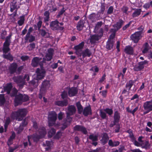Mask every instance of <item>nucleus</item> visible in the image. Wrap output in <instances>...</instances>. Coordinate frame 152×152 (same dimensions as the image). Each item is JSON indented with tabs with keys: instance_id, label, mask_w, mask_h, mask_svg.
<instances>
[{
	"instance_id": "nucleus-1",
	"label": "nucleus",
	"mask_w": 152,
	"mask_h": 152,
	"mask_svg": "<svg viewBox=\"0 0 152 152\" xmlns=\"http://www.w3.org/2000/svg\"><path fill=\"white\" fill-rule=\"evenodd\" d=\"M11 36L12 35L10 34L6 37L2 49L3 53H4L2 55L3 57L5 59L9 60L10 61H12L13 60L12 56L10 53H9L7 54L6 53L10 50L9 46L11 42L10 39Z\"/></svg>"
},
{
	"instance_id": "nucleus-2",
	"label": "nucleus",
	"mask_w": 152,
	"mask_h": 152,
	"mask_svg": "<svg viewBox=\"0 0 152 152\" xmlns=\"http://www.w3.org/2000/svg\"><path fill=\"white\" fill-rule=\"evenodd\" d=\"M27 112V110L26 109H19L17 111L12 112L10 117L13 119H15L19 121H21L26 115Z\"/></svg>"
},
{
	"instance_id": "nucleus-3",
	"label": "nucleus",
	"mask_w": 152,
	"mask_h": 152,
	"mask_svg": "<svg viewBox=\"0 0 152 152\" xmlns=\"http://www.w3.org/2000/svg\"><path fill=\"white\" fill-rule=\"evenodd\" d=\"M28 99V97L27 95L21 94L17 95L14 99L15 105V106H17L21 104L23 102L27 101Z\"/></svg>"
},
{
	"instance_id": "nucleus-4",
	"label": "nucleus",
	"mask_w": 152,
	"mask_h": 152,
	"mask_svg": "<svg viewBox=\"0 0 152 152\" xmlns=\"http://www.w3.org/2000/svg\"><path fill=\"white\" fill-rule=\"evenodd\" d=\"M103 35V29L101 28L100 29L99 32L98 34L91 35L89 39L91 44H94L96 41L101 39Z\"/></svg>"
},
{
	"instance_id": "nucleus-5",
	"label": "nucleus",
	"mask_w": 152,
	"mask_h": 152,
	"mask_svg": "<svg viewBox=\"0 0 152 152\" xmlns=\"http://www.w3.org/2000/svg\"><path fill=\"white\" fill-rule=\"evenodd\" d=\"M57 115L54 112H50L48 116V124L49 126H52L55 123L57 118Z\"/></svg>"
},
{
	"instance_id": "nucleus-6",
	"label": "nucleus",
	"mask_w": 152,
	"mask_h": 152,
	"mask_svg": "<svg viewBox=\"0 0 152 152\" xmlns=\"http://www.w3.org/2000/svg\"><path fill=\"white\" fill-rule=\"evenodd\" d=\"M41 58H39L37 57H34L32 60L31 65L34 67L37 66L39 64L40 67L42 66L43 63L44 62L45 60L43 58V60Z\"/></svg>"
},
{
	"instance_id": "nucleus-7",
	"label": "nucleus",
	"mask_w": 152,
	"mask_h": 152,
	"mask_svg": "<svg viewBox=\"0 0 152 152\" xmlns=\"http://www.w3.org/2000/svg\"><path fill=\"white\" fill-rule=\"evenodd\" d=\"M12 87V84L11 83L8 84L5 87H4V90L5 91L7 92L8 94H10L11 96H15L17 95L18 91L15 89H13L12 91V92L10 93V91L11 90Z\"/></svg>"
},
{
	"instance_id": "nucleus-8",
	"label": "nucleus",
	"mask_w": 152,
	"mask_h": 152,
	"mask_svg": "<svg viewBox=\"0 0 152 152\" xmlns=\"http://www.w3.org/2000/svg\"><path fill=\"white\" fill-rule=\"evenodd\" d=\"M134 145L137 146H141L142 148L148 149L150 148L151 145L148 141L143 142L142 143H139L136 140H135L134 143Z\"/></svg>"
},
{
	"instance_id": "nucleus-9",
	"label": "nucleus",
	"mask_w": 152,
	"mask_h": 152,
	"mask_svg": "<svg viewBox=\"0 0 152 152\" xmlns=\"http://www.w3.org/2000/svg\"><path fill=\"white\" fill-rule=\"evenodd\" d=\"M148 63V61L146 60L138 62L134 66V70L137 72L141 71L144 69V65L147 64Z\"/></svg>"
},
{
	"instance_id": "nucleus-10",
	"label": "nucleus",
	"mask_w": 152,
	"mask_h": 152,
	"mask_svg": "<svg viewBox=\"0 0 152 152\" xmlns=\"http://www.w3.org/2000/svg\"><path fill=\"white\" fill-rule=\"evenodd\" d=\"M37 77V80H41L43 79L45 75V71L43 69V66L41 68H38L36 71Z\"/></svg>"
},
{
	"instance_id": "nucleus-11",
	"label": "nucleus",
	"mask_w": 152,
	"mask_h": 152,
	"mask_svg": "<svg viewBox=\"0 0 152 152\" xmlns=\"http://www.w3.org/2000/svg\"><path fill=\"white\" fill-rule=\"evenodd\" d=\"M142 32L141 31L135 32L132 34L131 37L134 43H137L142 37L141 34Z\"/></svg>"
},
{
	"instance_id": "nucleus-12",
	"label": "nucleus",
	"mask_w": 152,
	"mask_h": 152,
	"mask_svg": "<svg viewBox=\"0 0 152 152\" xmlns=\"http://www.w3.org/2000/svg\"><path fill=\"white\" fill-rule=\"evenodd\" d=\"M84 45V43L82 42L78 45L75 46L74 48L75 50V53L79 57H80L82 55V49Z\"/></svg>"
},
{
	"instance_id": "nucleus-13",
	"label": "nucleus",
	"mask_w": 152,
	"mask_h": 152,
	"mask_svg": "<svg viewBox=\"0 0 152 152\" xmlns=\"http://www.w3.org/2000/svg\"><path fill=\"white\" fill-rule=\"evenodd\" d=\"M50 81L47 80H45L42 83L40 90L45 92L50 86Z\"/></svg>"
},
{
	"instance_id": "nucleus-14",
	"label": "nucleus",
	"mask_w": 152,
	"mask_h": 152,
	"mask_svg": "<svg viewBox=\"0 0 152 152\" xmlns=\"http://www.w3.org/2000/svg\"><path fill=\"white\" fill-rule=\"evenodd\" d=\"M76 108L75 106L70 105L67 107V110L66 111V113L70 115H73L75 113Z\"/></svg>"
},
{
	"instance_id": "nucleus-15",
	"label": "nucleus",
	"mask_w": 152,
	"mask_h": 152,
	"mask_svg": "<svg viewBox=\"0 0 152 152\" xmlns=\"http://www.w3.org/2000/svg\"><path fill=\"white\" fill-rule=\"evenodd\" d=\"M59 22L57 20L52 21L50 24V27L53 30H58L59 26Z\"/></svg>"
},
{
	"instance_id": "nucleus-16",
	"label": "nucleus",
	"mask_w": 152,
	"mask_h": 152,
	"mask_svg": "<svg viewBox=\"0 0 152 152\" xmlns=\"http://www.w3.org/2000/svg\"><path fill=\"white\" fill-rule=\"evenodd\" d=\"M82 113L83 115L86 116H88V115H91L92 110L90 106L89 105L84 107Z\"/></svg>"
},
{
	"instance_id": "nucleus-17",
	"label": "nucleus",
	"mask_w": 152,
	"mask_h": 152,
	"mask_svg": "<svg viewBox=\"0 0 152 152\" xmlns=\"http://www.w3.org/2000/svg\"><path fill=\"white\" fill-rule=\"evenodd\" d=\"M102 139L100 140L101 143L103 145L106 144L109 139V137L107 134L105 132H104L101 135Z\"/></svg>"
},
{
	"instance_id": "nucleus-18",
	"label": "nucleus",
	"mask_w": 152,
	"mask_h": 152,
	"mask_svg": "<svg viewBox=\"0 0 152 152\" xmlns=\"http://www.w3.org/2000/svg\"><path fill=\"white\" fill-rule=\"evenodd\" d=\"M73 129L74 130L81 132L85 134H86L88 132L86 128L82 126L77 125L74 127Z\"/></svg>"
},
{
	"instance_id": "nucleus-19",
	"label": "nucleus",
	"mask_w": 152,
	"mask_h": 152,
	"mask_svg": "<svg viewBox=\"0 0 152 152\" xmlns=\"http://www.w3.org/2000/svg\"><path fill=\"white\" fill-rule=\"evenodd\" d=\"M39 31L40 34L42 37L45 38H48L50 37V34L48 30H45V29H42L39 30Z\"/></svg>"
},
{
	"instance_id": "nucleus-20",
	"label": "nucleus",
	"mask_w": 152,
	"mask_h": 152,
	"mask_svg": "<svg viewBox=\"0 0 152 152\" xmlns=\"http://www.w3.org/2000/svg\"><path fill=\"white\" fill-rule=\"evenodd\" d=\"M124 21L122 20H119V21L117 22L116 23L113 25V27L114 28L115 31L116 32L124 24Z\"/></svg>"
},
{
	"instance_id": "nucleus-21",
	"label": "nucleus",
	"mask_w": 152,
	"mask_h": 152,
	"mask_svg": "<svg viewBox=\"0 0 152 152\" xmlns=\"http://www.w3.org/2000/svg\"><path fill=\"white\" fill-rule=\"evenodd\" d=\"M143 107L145 110H148L151 111H152V101H147L144 103Z\"/></svg>"
},
{
	"instance_id": "nucleus-22",
	"label": "nucleus",
	"mask_w": 152,
	"mask_h": 152,
	"mask_svg": "<svg viewBox=\"0 0 152 152\" xmlns=\"http://www.w3.org/2000/svg\"><path fill=\"white\" fill-rule=\"evenodd\" d=\"M54 50L53 49L50 48L48 50V52L46 55V60L48 61H50L52 59L53 55Z\"/></svg>"
},
{
	"instance_id": "nucleus-23",
	"label": "nucleus",
	"mask_w": 152,
	"mask_h": 152,
	"mask_svg": "<svg viewBox=\"0 0 152 152\" xmlns=\"http://www.w3.org/2000/svg\"><path fill=\"white\" fill-rule=\"evenodd\" d=\"M78 90L75 87H72L69 88L68 91V95L69 96L72 97L75 96L77 94Z\"/></svg>"
},
{
	"instance_id": "nucleus-24",
	"label": "nucleus",
	"mask_w": 152,
	"mask_h": 152,
	"mask_svg": "<svg viewBox=\"0 0 152 152\" xmlns=\"http://www.w3.org/2000/svg\"><path fill=\"white\" fill-rule=\"evenodd\" d=\"M68 104V101L66 100L56 101V102L55 103L56 105L61 107L66 106Z\"/></svg>"
},
{
	"instance_id": "nucleus-25",
	"label": "nucleus",
	"mask_w": 152,
	"mask_h": 152,
	"mask_svg": "<svg viewBox=\"0 0 152 152\" xmlns=\"http://www.w3.org/2000/svg\"><path fill=\"white\" fill-rule=\"evenodd\" d=\"M17 1L15 0H13V1L11 2L10 5V11L11 12H13L14 10L16 9L15 12H17L18 8H17L16 5Z\"/></svg>"
},
{
	"instance_id": "nucleus-26",
	"label": "nucleus",
	"mask_w": 152,
	"mask_h": 152,
	"mask_svg": "<svg viewBox=\"0 0 152 152\" xmlns=\"http://www.w3.org/2000/svg\"><path fill=\"white\" fill-rule=\"evenodd\" d=\"M18 67V65L16 63L12 64L9 68L11 74H12L15 72Z\"/></svg>"
},
{
	"instance_id": "nucleus-27",
	"label": "nucleus",
	"mask_w": 152,
	"mask_h": 152,
	"mask_svg": "<svg viewBox=\"0 0 152 152\" xmlns=\"http://www.w3.org/2000/svg\"><path fill=\"white\" fill-rule=\"evenodd\" d=\"M124 52L127 54H133L134 53L133 48L130 46H126L124 49Z\"/></svg>"
},
{
	"instance_id": "nucleus-28",
	"label": "nucleus",
	"mask_w": 152,
	"mask_h": 152,
	"mask_svg": "<svg viewBox=\"0 0 152 152\" xmlns=\"http://www.w3.org/2000/svg\"><path fill=\"white\" fill-rule=\"evenodd\" d=\"M14 81L18 84L23 82L25 80L23 79V77L22 76H19L17 77H14L13 78Z\"/></svg>"
},
{
	"instance_id": "nucleus-29",
	"label": "nucleus",
	"mask_w": 152,
	"mask_h": 152,
	"mask_svg": "<svg viewBox=\"0 0 152 152\" xmlns=\"http://www.w3.org/2000/svg\"><path fill=\"white\" fill-rule=\"evenodd\" d=\"M150 49V47L147 42L145 43L143 45L142 47V52L143 53H147Z\"/></svg>"
},
{
	"instance_id": "nucleus-30",
	"label": "nucleus",
	"mask_w": 152,
	"mask_h": 152,
	"mask_svg": "<svg viewBox=\"0 0 152 152\" xmlns=\"http://www.w3.org/2000/svg\"><path fill=\"white\" fill-rule=\"evenodd\" d=\"M36 132H37L41 137H44L46 133L45 128L43 127L39 129Z\"/></svg>"
},
{
	"instance_id": "nucleus-31",
	"label": "nucleus",
	"mask_w": 152,
	"mask_h": 152,
	"mask_svg": "<svg viewBox=\"0 0 152 152\" xmlns=\"http://www.w3.org/2000/svg\"><path fill=\"white\" fill-rule=\"evenodd\" d=\"M84 26V22L83 20H80L77 23V30L81 31Z\"/></svg>"
},
{
	"instance_id": "nucleus-32",
	"label": "nucleus",
	"mask_w": 152,
	"mask_h": 152,
	"mask_svg": "<svg viewBox=\"0 0 152 152\" xmlns=\"http://www.w3.org/2000/svg\"><path fill=\"white\" fill-rule=\"evenodd\" d=\"M91 54V51L88 49H86L84 51H82V55L83 58L86 56L89 57Z\"/></svg>"
},
{
	"instance_id": "nucleus-33",
	"label": "nucleus",
	"mask_w": 152,
	"mask_h": 152,
	"mask_svg": "<svg viewBox=\"0 0 152 152\" xmlns=\"http://www.w3.org/2000/svg\"><path fill=\"white\" fill-rule=\"evenodd\" d=\"M28 136L30 137V138L31 139H33L34 142H36L38 141L39 139L41 137L38 134L37 132H36L35 134Z\"/></svg>"
},
{
	"instance_id": "nucleus-34",
	"label": "nucleus",
	"mask_w": 152,
	"mask_h": 152,
	"mask_svg": "<svg viewBox=\"0 0 152 152\" xmlns=\"http://www.w3.org/2000/svg\"><path fill=\"white\" fill-rule=\"evenodd\" d=\"M120 118V113L117 111H116L114 113V122H119Z\"/></svg>"
},
{
	"instance_id": "nucleus-35",
	"label": "nucleus",
	"mask_w": 152,
	"mask_h": 152,
	"mask_svg": "<svg viewBox=\"0 0 152 152\" xmlns=\"http://www.w3.org/2000/svg\"><path fill=\"white\" fill-rule=\"evenodd\" d=\"M76 105L78 113L79 114H81L83 111V108L80 102H77Z\"/></svg>"
},
{
	"instance_id": "nucleus-36",
	"label": "nucleus",
	"mask_w": 152,
	"mask_h": 152,
	"mask_svg": "<svg viewBox=\"0 0 152 152\" xmlns=\"http://www.w3.org/2000/svg\"><path fill=\"white\" fill-rule=\"evenodd\" d=\"M70 123L67 121L66 119H64L63 121V123L62 124V126L61 127V129L62 130H64L66 128L68 125Z\"/></svg>"
},
{
	"instance_id": "nucleus-37",
	"label": "nucleus",
	"mask_w": 152,
	"mask_h": 152,
	"mask_svg": "<svg viewBox=\"0 0 152 152\" xmlns=\"http://www.w3.org/2000/svg\"><path fill=\"white\" fill-rule=\"evenodd\" d=\"M119 144L120 142L119 141H114L113 142L111 140H109L108 142L109 145L112 147L117 146Z\"/></svg>"
},
{
	"instance_id": "nucleus-38",
	"label": "nucleus",
	"mask_w": 152,
	"mask_h": 152,
	"mask_svg": "<svg viewBox=\"0 0 152 152\" xmlns=\"http://www.w3.org/2000/svg\"><path fill=\"white\" fill-rule=\"evenodd\" d=\"M113 41L108 40L107 42L106 48L109 50H111L113 48Z\"/></svg>"
},
{
	"instance_id": "nucleus-39",
	"label": "nucleus",
	"mask_w": 152,
	"mask_h": 152,
	"mask_svg": "<svg viewBox=\"0 0 152 152\" xmlns=\"http://www.w3.org/2000/svg\"><path fill=\"white\" fill-rule=\"evenodd\" d=\"M29 86H33L34 87H37L39 85L38 81L36 80H32L28 82Z\"/></svg>"
},
{
	"instance_id": "nucleus-40",
	"label": "nucleus",
	"mask_w": 152,
	"mask_h": 152,
	"mask_svg": "<svg viewBox=\"0 0 152 152\" xmlns=\"http://www.w3.org/2000/svg\"><path fill=\"white\" fill-rule=\"evenodd\" d=\"M134 83V81H133L132 80H129V82L127 83L126 86V88L129 91L132 86Z\"/></svg>"
},
{
	"instance_id": "nucleus-41",
	"label": "nucleus",
	"mask_w": 152,
	"mask_h": 152,
	"mask_svg": "<svg viewBox=\"0 0 152 152\" xmlns=\"http://www.w3.org/2000/svg\"><path fill=\"white\" fill-rule=\"evenodd\" d=\"M25 39L26 41L28 40L29 42H31L34 40L35 37L31 35H29L28 36L26 35Z\"/></svg>"
},
{
	"instance_id": "nucleus-42",
	"label": "nucleus",
	"mask_w": 152,
	"mask_h": 152,
	"mask_svg": "<svg viewBox=\"0 0 152 152\" xmlns=\"http://www.w3.org/2000/svg\"><path fill=\"white\" fill-rule=\"evenodd\" d=\"M141 12V10L140 9H136L132 14V16L134 18L138 16L140 14Z\"/></svg>"
},
{
	"instance_id": "nucleus-43",
	"label": "nucleus",
	"mask_w": 152,
	"mask_h": 152,
	"mask_svg": "<svg viewBox=\"0 0 152 152\" xmlns=\"http://www.w3.org/2000/svg\"><path fill=\"white\" fill-rule=\"evenodd\" d=\"M89 138L92 141H97L98 140V136L97 135L91 134L89 135Z\"/></svg>"
},
{
	"instance_id": "nucleus-44",
	"label": "nucleus",
	"mask_w": 152,
	"mask_h": 152,
	"mask_svg": "<svg viewBox=\"0 0 152 152\" xmlns=\"http://www.w3.org/2000/svg\"><path fill=\"white\" fill-rule=\"evenodd\" d=\"M50 13L48 11H45L44 13V15L45 17L44 18V20L45 21H48L49 20Z\"/></svg>"
},
{
	"instance_id": "nucleus-45",
	"label": "nucleus",
	"mask_w": 152,
	"mask_h": 152,
	"mask_svg": "<svg viewBox=\"0 0 152 152\" xmlns=\"http://www.w3.org/2000/svg\"><path fill=\"white\" fill-rule=\"evenodd\" d=\"M10 118L9 117H7L5 123L4 125V131L5 132H6L7 130V129L8 127V126L9 125V124L10 123Z\"/></svg>"
},
{
	"instance_id": "nucleus-46",
	"label": "nucleus",
	"mask_w": 152,
	"mask_h": 152,
	"mask_svg": "<svg viewBox=\"0 0 152 152\" xmlns=\"http://www.w3.org/2000/svg\"><path fill=\"white\" fill-rule=\"evenodd\" d=\"M20 20L18 22V23L19 26H21L24 23L25 20L24 15L20 16Z\"/></svg>"
},
{
	"instance_id": "nucleus-47",
	"label": "nucleus",
	"mask_w": 152,
	"mask_h": 152,
	"mask_svg": "<svg viewBox=\"0 0 152 152\" xmlns=\"http://www.w3.org/2000/svg\"><path fill=\"white\" fill-rule=\"evenodd\" d=\"M35 44L34 43H31L28 45L27 48L28 50L31 51L35 48Z\"/></svg>"
},
{
	"instance_id": "nucleus-48",
	"label": "nucleus",
	"mask_w": 152,
	"mask_h": 152,
	"mask_svg": "<svg viewBox=\"0 0 152 152\" xmlns=\"http://www.w3.org/2000/svg\"><path fill=\"white\" fill-rule=\"evenodd\" d=\"M100 115L102 118L103 119H106L107 118L106 113L102 110H100Z\"/></svg>"
},
{
	"instance_id": "nucleus-49",
	"label": "nucleus",
	"mask_w": 152,
	"mask_h": 152,
	"mask_svg": "<svg viewBox=\"0 0 152 152\" xmlns=\"http://www.w3.org/2000/svg\"><path fill=\"white\" fill-rule=\"evenodd\" d=\"M126 132L129 134V137L132 140H134L135 138L133 133L131 129H129Z\"/></svg>"
},
{
	"instance_id": "nucleus-50",
	"label": "nucleus",
	"mask_w": 152,
	"mask_h": 152,
	"mask_svg": "<svg viewBox=\"0 0 152 152\" xmlns=\"http://www.w3.org/2000/svg\"><path fill=\"white\" fill-rule=\"evenodd\" d=\"M5 101V99L4 95H0V104H3Z\"/></svg>"
},
{
	"instance_id": "nucleus-51",
	"label": "nucleus",
	"mask_w": 152,
	"mask_h": 152,
	"mask_svg": "<svg viewBox=\"0 0 152 152\" xmlns=\"http://www.w3.org/2000/svg\"><path fill=\"white\" fill-rule=\"evenodd\" d=\"M129 8L127 7L124 6L121 8V10L122 12L126 14H128L127 12Z\"/></svg>"
},
{
	"instance_id": "nucleus-52",
	"label": "nucleus",
	"mask_w": 152,
	"mask_h": 152,
	"mask_svg": "<svg viewBox=\"0 0 152 152\" xmlns=\"http://www.w3.org/2000/svg\"><path fill=\"white\" fill-rule=\"evenodd\" d=\"M104 111L106 113L110 115H112L113 113V110L111 109L107 108L104 110Z\"/></svg>"
},
{
	"instance_id": "nucleus-53",
	"label": "nucleus",
	"mask_w": 152,
	"mask_h": 152,
	"mask_svg": "<svg viewBox=\"0 0 152 152\" xmlns=\"http://www.w3.org/2000/svg\"><path fill=\"white\" fill-rule=\"evenodd\" d=\"M102 21L98 22L95 27V29L97 30L102 25Z\"/></svg>"
},
{
	"instance_id": "nucleus-54",
	"label": "nucleus",
	"mask_w": 152,
	"mask_h": 152,
	"mask_svg": "<svg viewBox=\"0 0 152 152\" xmlns=\"http://www.w3.org/2000/svg\"><path fill=\"white\" fill-rule=\"evenodd\" d=\"M49 135H50L52 136V135L56 133V130L55 129L52 128L49 131Z\"/></svg>"
},
{
	"instance_id": "nucleus-55",
	"label": "nucleus",
	"mask_w": 152,
	"mask_h": 152,
	"mask_svg": "<svg viewBox=\"0 0 152 152\" xmlns=\"http://www.w3.org/2000/svg\"><path fill=\"white\" fill-rule=\"evenodd\" d=\"M66 118L65 119H66L67 120V121L69 123H70L72 120V118L70 117V116L72 115H70L68 114V113H66Z\"/></svg>"
},
{
	"instance_id": "nucleus-56",
	"label": "nucleus",
	"mask_w": 152,
	"mask_h": 152,
	"mask_svg": "<svg viewBox=\"0 0 152 152\" xmlns=\"http://www.w3.org/2000/svg\"><path fill=\"white\" fill-rule=\"evenodd\" d=\"M15 137V136H10L7 142V144L8 145H9L12 144V141L13 139Z\"/></svg>"
},
{
	"instance_id": "nucleus-57",
	"label": "nucleus",
	"mask_w": 152,
	"mask_h": 152,
	"mask_svg": "<svg viewBox=\"0 0 152 152\" xmlns=\"http://www.w3.org/2000/svg\"><path fill=\"white\" fill-rule=\"evenodd\" d=\"M2 33L1 34V37L2 39H4L5 38V36L7 34V31L5 30L2 31Z\"/></svg>"
},
{
	"instance_id": "nucleus-58",
	"label": "nucleus",
	"mask_w": 152,
	"mask_h": 152,
	"mask_svg": "<svg viewBox=\"0 0 152 152\" xmlns=\"http://www.w3.org/2000/svg\"><path fill=\"white\" fill-rule=\"evenodd\" d=\"M64 114L62 112H60L58 114V118L59 120H61L63 118V116L64 115Z\"/></svg>"
},
{
	"instance_id": "nucleus-59",
	"label": "nucleus",
	"mask_w": 152,
	"mask_h": 152,
	"mask_svg": "<svg viewBox=\"0 0 152 152\" xmlns=\"http://www.w3.org/2000/svg\"><path fill=\"white\" fill-rule=\"evenodd\" d=\"M65 10L64 7H63L61 10L58 12L57 16L59 17L62 15L65 12Z\"/></svg>"
},
{
	"instance_id": "nucleus-60",
	"label": "nucleus",
	"mask_w": 152,
	"mask_h": 152,
	"mask_svg": "<svg viewBox=\"0 0 152 152\" xmlns=\"http://www.w3.org/2000/svg\"><path fill=\"white\" fill-rule=\"evenodd\" d=\"M113 8L112 6L110 7L108 9L107 13L108 14H111L113 11Z\"/></svg>"
},
{
	"instance_id": "nucleus-61",
	"label": "nucleus",
	"mask_w": 152,
	"mask_h": 152,
	"mask_svg": "<svg viewBox=\"0 0 152 152\" xmlns=\"http://www.w3.org/2000/svg\"><path fill=\"white\" fill-rule=\"evenodd\" d=\"M20 58L23 61H25L28 59L29 57L27 56H22Z\"/></svg>"
},
{
	"instance_id": "nucleus-62",
	"label": "nucleus",
	"mask_w": 152,
	"mask_h": 152,
	"mask_svg": "<svg viewBox=\"0 0 152 152\" xmlns=\"http://www.w3.org/2000/svg\"><path fill=\"white\" fill-rule=\"evenodd\" d=\"M23 130V127L21 126V125H20L19 128L17 129V133L19 134H20Z\"/></svg>"
},
{
	"instance_id": "nucleus-63",
	"label": "nucleus",
	"mask_w": 152,
	"mask_h": 152,
	"mask_svg": "<svg viewBox=\"0 0 152 152\" xmlns=\"http://www.w3.org/2000/svg\"><path fill=\"white\" fill-rule=\"evenodd\" d=\"M61 96L62 98L63 99L66 98L67 96V92L66 91H64L61 94Z\"/></svg>"
},
{
	"instance_id": "nucleus-64",
	"label": "nucleus",
	"mask_w": 152,
	"mask_h": 152,
	"mask_svg": "<svg viewBox=\"0 0 152 152\" xmlns=\"http://www.w3.org/2000/svg\"><path fill=\"white\" fill-rule=\"evenodd\" d=\"M45 92L43 91H41L40 90V93L39 94V98L40 99H42V96L44 95V94H45Z\"/></svg>"
}]
</instances>
